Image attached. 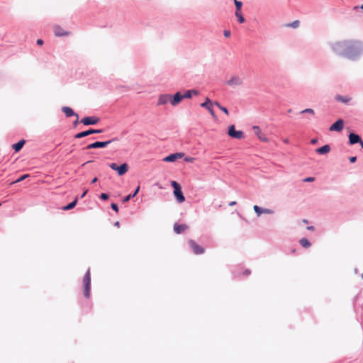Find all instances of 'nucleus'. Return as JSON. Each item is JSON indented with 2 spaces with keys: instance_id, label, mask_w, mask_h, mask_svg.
<instances>
[{
  "instance_id": "1",
  "label": "nucleus",
  "mask_w": 363,
  "mask_h": 363,
  "mask_svg": "<svg viewBox=\"0 0 363 363\" xmlns=\"http://www.w3.org/2000/svg\"><path fill=\"white\" fill-rule=\"evenodd\" d=\"M332 51L337 56L350 61H357L363 55V42L343 40L329 43Z\"/></svg>"
},
{
  "instance_id": "2",
  "label": "nucleus",
  "mask_w": 363,
  "mask_h": 363,
  "mask_svg": "<svg viewBox=\"0 0 363 363\" xmlns=\"http://www.w3.org/2000/svg\"><path fill=\"white\" fill-rule=\"evenodd\" d=\"M84 282V295L86 298H89L91 290V274L89 269L86 271L83 279Z\"/></svg>"
},
{
  "instance_id": "3",
  "label": "nucleus",
  "mask_w": 363,
  "mask_h": 363,
  "mask_svg": "<svg viewBox=\"0 0 363 363\" xmlns=\"http://www.w3.org/2000/svg\"><path fill=\"white\" fill-rule=\"evenodd\" d=\"M109 167L111 169L117 172L119 176L124 175L128 170V165L127 163H123L121 165H118L116 163L109 164Z\"/></svg>"
},
{
  "instance_id": "4",
  "label": "nucleus",
  "mask_w": 363,
  "mask_h": 363,
  "mask_svg": "<svg viewBox=\"0 0 363 363\" xmlns=\"http://www.w3.org/2000/svg\"><path fill=\"white\" fill-rule=\"evenodd\" d=\"M104 130L103 129H93V128H90L89 130H84V131H82V132H79V133H77L74 135V138L79 139V138H82L86 137V136H88L89 135H91V134L102 133H104Z\"/></svg>"
},
{
  "instance_id": "5",
  "label": "nucleus",
  "mask_w": 363,
  "mask_h": 363,
  "mask_svg": "<svg viewBox=\"0 0 363 363\" xmlns=\"http://www.w3.org/2000/svg\"><path fill=\"white\" fill-rule=\"evenodd\" d=\"M228 134L230 137L236 139H241L244 137V133L241 130H236L234 125L229 126Z\"/></svg>"
},
{
  "instance_id": "6",
  "label": "nucleus",
  "mask_w": 363,
  "mask_h": 363,
  "mask_svg": "<svg viewBox=\"0 0 363 363\" xmlns=\"http://www.w3.org/2000/svg\"><path fill=\"white\" fill-rule=\"evenodd\" d=\"M189 244L194 254L196 255H201L204 252L205 250L203 247L198 245L194 240L190 239L189 240Z\"/></svg>"
},
{
  "instance_id": "7",
  "label": "nucleus",
  "mask_w": 363,
  "mask_h": 363,
  "mask_svg": "<svg viewBox=\"0 0 363 363\" xmlns=\"http://www.w3.org/2000/svg\"><path fill=\"white\" fill-rule=\"evenodd\" d=\"M110 144V141H96L93 143L88 145L85 148L86 150L104 148Z\"/></svg>"
},
{
  "instance_id": "8",
  "label": "nucleus",
  "mask_w": 363,
  "mask_h": 363,
  "mask_svg": "<svg viewBox=\"0 0 363 363\" xmlns=\"http://www.w3.org/2000/svg\"><path fill=\"white\" fill-rule=\"evenodd\" d=\"M182 99V94L180 91L176 92L174 95L170 94V104L173 106H177Z\"/></svg>"
},
{
  "instance_id": "9",
  "label": "nucleus",
  "mask_w": 363,
  "mask_h": 363,
  "mask_svg": "<svg viewBox=\"0 0 363 363\" xmlns=\"http://www.w3.org/2000/svg\"><path fill=\"white\" fill-rule=\"evenodd\" d=\"M343 128L344 121L342 118H339L330 125L329 130L330 131L340 132Z\"/></svg>"
},
{
  "instance_id": "10",
  "label": "nucleus",
  "mask_w": 363,
  "mask_h": 363,
  "mask_svg": "<svg viewBox=\"0 0 363 363\" xmlns=\"http://www.w3.org/2000/svg\"><path fill=\"white\" fill-rule=\"evenodd\" d=\"M99 121V118L96 116H86L81 120V123L84 125H92Z\"/></svg>"
},
{
  "instance_id": "11",
  "label": "nucleus",
  "mask_w": 363,
  "mask_h": 363,
  "mask_svg": "<svg viewBox=\"0 0 363 363\" xmlns=\"http://www.w3.org/2000/svg\"><path fill=\"white\" fill-rule=\"evenodd\" d=\"M184 156V153H183V152L172 153V154H170V155H167V157H165L163 159V161L167 162H175L178 159L182 158Z\"/></svg>"
},
{
  "instance_id": "12",
  "label": "nucleus",
  "mask_w": 363,
  "mask_h": 363,
  "mask_svg": "<svg viewBox=\"0 0 363 363\" xmlns=\"http://www.w3.org/2000/svg\"><path fill=\"white\" fill-rule=\"evenodd\" d=\"M201 106L203 107V108H206L209 111L211 115L213 118H216V114H215V112H214V111L213 109V103H212V101H211L210 99L206 98V101L201 104Z\"/></svg>"
},
{
  "instance_id": "13",
  "label": "nucleus",
  "mask_w": 363,
  "mask_h": 363,
  "mask_svg": "<svg viewBox=\"0 0 363 363\" xmlns=\"http://www.w3.org/2000/svg\"><path fill=\"white\" fill-rule=\"evenodd\" d=\"M226 84L230 86H236L242 84V79L238 77L233 76L230 80L226 82Z\"/></svg>"
},
{
  "instance_id": "14",
  "label": "nucleus",
  "mask_w": 363,
  "mask_h": 363,
  "mask_svg": "<svg viewBox=\"0 0 363 363\" xmlns=\"http://www.w3.org/2000/svg\"><path fill=\"white\" fill-rule=\"evenodd\" d=\"M348 138H349V144L350 145L357 144L359 142L361 141V139H362L359 135H357L353 132H352L349 134Z\"/></svg>"
},
{
  "instance_id": "15",
  "label": "nucleus",
  "mask_w": 363,
  "mask_h": 363,
  "mask_svg": "<svg viewBox=\"0 0 363 363\" xmlns=\"http://www.w3.org/2000/svg\"><path fill=\"white\" fill-rule=\"evenodd\" d=\"M335 100L338 102H341L344 104L350 105V101H352V98L348 96H342V95L337 94L335 96Z\"/></svg>"
},
{
  "instance_id": "16",
  "label": "nucleus",
  "mask_w": 363,
  "mask_h": 363,
  "mask_svg": "<svg viewBox=\"0 0 363 363\" xmlns=\"http://www.w3.org/2000/svg\"><path fill=\"white\" fill-rule=\"evenodd\" d=\"M174 195L179 203H182L185 201V197L182 191V188L174 189Z\"/></svg>"
},
{
  "instance_id": "17",
  "label": "nucleus",
  "mask_w": 363,
  "mask_h": 363,
  "mask_svg": "<svg viewBox=\"0 0 363 363\" xmlns=\"http://www.w3.org/2000/svg\"><path fill=\"white\" fill-rule=\"evenodd\" d=\"M62 111L65 114V116L67 118L72 117V116H76L77 118H79V116L77 113H76L72 108L68 106H63L62 108Z\"/></svg>"
},
{
  "instance_id": "18",
  "label": "nucleus",
  "mask_w": 363,
  "mask_h": 363,
  "mask_svg": "<svg viewBox=\"0 0 363 363\" xmlns=\"http://www.w3.org/2000/svg\"><path fill=\"white\" fill-rule=\"evenodd\" d=\"M168 102L170 103V94H161L159 96L157 105H164L167 104Z\"/></svg>"
},
{
  "instance_id": "19",
  "label": "nucleus",
  "mask_w": 363,
  "mask_h": 363,
  "mask_svg": "<svg viewBox=\"0 0 363 363\" xmlns=\"http://www.w3.org/2000/svg\"><path fill=\"white\" fill-rule=\"evenodd\" d=\"M188 228V226L186 224H177L175 223L174 225V231L177 234H180L184 232L185 230Z\"/></svg>"
},
{
  "instance_id": "20",
  "label": "nucleus",
  "mask_w": 363,
  "mask_h": 363,
  "mask_svg": "<svg viewBox=\"0 0 363 363\" xmlns=\"http://www.w3.org/2000/svg\"><path fill=\"white\" fill-rule=\"evenodd\" d=\"M55 35L57 37L68 35V33L65 31L60 26H56L54 28Z\"/></svg>"
},
{
  "instance_id": "21",
  "label": "nucleus",
  "mask_w": 363,
  "mask_h": 363,
  "mask_svg": "<svg viewBox=\"0 0 363 363\" xmlns=\"http://www.w3.org/2000/svg\"><path fill=\"white\" fill-rule=\"evenodd\" d=\"M330 151V146L329 145H323L315 150V152L319 155H325Z\"/></svg>"
},
{
  "instance_id": "22",
  "label": "nucleus",
  "mask_w": 363,
  "mask_h": 363,
  "mask_svg": "<svg viewBox=\"0 0 363 363\" xmlns=\"http://www.w3.org/2000/svg\"><path fill=\"white\" fill-rule=\"evenodd\" d=\"M25 143L26 140L24 139H21L18 143L13 144L12 148L16 152H18L23 148Z\"/></svg>"
},
{
  "instance_id": "23",
  "label": "nucleus",
  "mask_w": 363,
  "mask_h": 363,
  "mask_svg": "<svg viewBox=\"0 0 363 363\" xmlns=\"http://www.w3.org/2000/svg\"><path fill=\"white\" fill-rule=\"evenodd\" d=\"M255 133L258 136L260 140L267 141V138L261 133V130L258 126H253Z\"/></svg>"
},
{
  "instance_id": "24",
  "label": "nucleus",
  "mask_w": 363,
  "mask_h": 363,
  "mask_svg": "<svg viewBox=\"0 0 363 363\" xmlns=\"http://www.w3.org/2000/svg\"><path fill=\"white\" fill-rule=\"evenodd\" d=\"M139 190H140V186H138L135 189V190L133 191V193L130 194L125 196V197H123V202L126 203V202L129 201L132 198H134L138 194Z\"/></svg>"
},
{
  "instance_id": "25",
  "label": "nucleus",
  "mask_w": 363,
  "mask_h": 363,
  "mask_svg": "<svg viewBox=\"0 0 363 363\" xmlns=\"http://www.w3.org/2000/svg\"><path fill=\"white\" fill-rule=\"evenodd\" d=\"M77 201H78V198L76 197L74 201H72V202H70L69 203H68L67 205L66 206H64L62 207V209L63 211H69V210H71L72 208H74L77 203Z\"/></svg>"
},
{
  "instance_id": "26",
  "label": "nucleus",
  "mask_w": 363,
  "mask_h": 363,
  "mask_svg": "<svg viewBox=\"0 0 363 363\" xmlns=\"http://www.w3.org/2000/svg\"><path fill=\"white\" fill-rule=\"evenodd\" d=\"M299 242H300L301 245L305 248H308L311 245V243L310 242V241L306 238H301L299 240Z\"/></svg>"
},
{
  "instance_id": "27",
  "label": "nucleus",
  "mask_w": 363,
  "mask_h": 363,
  "mask_svg": "<svg viewBox=\"0 0 363 363\" xmlns=\"http://www.w3.org/2000/svg\"><path fill=\"white\" fill-rule=\"evenodd\" d=\"M214 104L223 112H224L226 115L229 114L228 110L227 108L220 105V104L218 101H215Z\"/></svg>"
},
{
  "instance_id": "28",
  "label": "nucleus",
  "mask_w": 363,
  "mask_h": 363,
  "mask_svg": "<svg viewBox=\"0 0 363 363\" xmlns=\"http://www.w3.org/2000/svg\"><path fill=\"white\" fill-rule=\"evenodd\" d=\"M253 209L257 216H260L263 213V208H261L260 206H259L257 205H255L253 206Z\"/></svg>"
},
{
  "instance_id": "29",
  "label": "nucleus",
  "mask_w": 363,
  "mask_h": 363,
  "mask_svg": "<svg viewBox=\"0 0 363 363\" xmlns=\"http://www.w3.org/2000/svg\"><path fill=\"white\" fill-rule=\"evenodd\" d=\"M235 15L238 18V21L240 23H242L245 22V19L240 11H235Z\"/></svg>"
},
{
  "instance_id": "30",
  "label": "nucleus",
  "mask_w": 363,
  "mask_h": 363,
  "mask_svg": "<svg viewBox=\"0 0 363 363\" xmlns=\"http://www.w3.org/2000/svg\"><path fill=\"white\" fill-rule=\"evenodd\" d=\"M235 6L236 11H240L242 6V3L238 0H234Z\"/></svg>"
},
{
  "instance_id": "31",
  "label": "nucleus",
  "mask_w": 363,
  "mask_h": 363,
  "mask_svg": "<svg viewBox=\"0 0 363 363\" xmlns=\"http://www.w3.org/2000/svg\"><path fill=\"white\" fill-rule=\"evenodd\" d=\"M28 177H29V174H23L18 179H17L16 181L13 182L12 183L13 184H16V183L21 182L23 181L24 179H26Z\"/></svg>"
},
{
  "instance_id": "32",
  "label": "nucleus",
  "mask_w": 363,
  "mask_h": 363,
  "mask_svg": "<svg viewBox=\"0 0 363 363\" xmlns=\"http://www.w3.org/2000/svg\"><path fill=\"white\" fill-rule=\"evenodd\" d=\"M300 22L298 20L293 21L292 23L287 25L289 27H291L293 28H296L299 26Z\"/></svg>"
},
{
  "instance_id": "33",
  "label": "nucleus",
  "mask_w": 363,
  "mask_h": 363,
  "mask_svg": "<svg viewBox=\"0 0 363 363\" xmlns=\"http://www.w3.org/2000/svg\"><path fill=\"white\" fill-rule=\"evenodd\" d=\"M183 99H191L192 97V94L189 90H186L184 94H182Z\"/></svg>"
},
{
  "instance_id": "34",
  "label": "nucleus",
  "mask_w": 363,
  "mask_h": 363,
  "mask_svg": "<svg viewBox=\"0 0 363 363\" xmlns=\"http://www.w3.org/2000/svg\"><path fill=\"white\" fill-rule=\"evenodd\" d=\"M300 113H310V114H314V110L312 108H306L300 112Z\"/></svg>"
},
{
  "instance_id": "35",
  "label": "nucleus",
  "mask_w": 363,
  "mask_h": 363,
  "mask_svg": "<svg viewBox=\"0 0 363 363\" xmlns=\"http://www.w3.org/2000/svg\"><path fill=\"white\" fill-rule=\"evenodd\" d=\"M171 186L174 188V189H175V188H177V189L182 188L180 184L178 182H177L176 181H172Z\"/></svg>"
},
{
  "instance_id": "36",
  "label": "nucleus",
  "mask_w": 363,
  "mask_h": 363,
  "mask_svg": "<svg viewBox=\"0 0 363 363\" xmlns=\"http://www.w3.org/2000/svg\"><path fill=\"white\" fill-rule=\"evenodd\" d=\"M99 197L101 199L106 201L109 198V195L106 193H101Z\"/></svg>"
},
{
  "instance_id": "37",
  "label": "nucleus",
  "mask_w": 363,
  "mask_h": 363,
  "mask_svg": "<svg viewBox=\"0 0 363 363\" xmlns=\"http://www.w3.org/2000/svg\"><path fill=\"white\" fill-rule=\"evenodd\" d=\"M263 213L266 214H274V211L270 208H263Z\"/></svg>"
},
{
  "instance_id": "38",
  "label": "nucleus",
  "mask_w": 363,
  "mask_h": 363,
  "mask_svg": "<svg viewBox=\"0 0 363 363\" xmlns=\"http://www.w3.org/2000/svg\"><path fill=\"white\" fill-rule=\"evenodd\" d=\"M111 208H112L114 211H116V212H118V205H117L116 203H112L111 204Z\"/></svg>"
},
{
  "instance_id": "39",
  "label": "nucleus",
  "mask_w": 363,
  "mask_h": 363,
  "mask_svg": "<svg viewBox=\"0 0 363 363\" xmlns=\"http://www.w3.org/2000/svg\"><path fill=\"white\" fill-rule=\"evenodd\" d=\"M315 180V178L314 177H306L303 179V182H312Z\"/></svg>"
},
{
  "instance_id": "40",
  "label": "nucleus",
  "mask_w": 363,
  "mask_h": 363,
  "mask_svg": "<svg viewBox=\"0 0 363 363\" xmlns=\"http://www.w3.org/2000/svg\"><path fill=\"white\" fill-rule=\"evenodd\" d=\"M230 34H231L230 30H224L223 35H224V36H225V38H228V37H230Z\"/></svg>"
},
{
  "instance_id": "41",
  "label": "nucleus",
  "mask_w": 363,
  "mask_h": 363,
  "mask_svg": "<svg viewBox=\"0 0 363 363\" xmlns=\"http://www.w3.org/2000/svg\"><path fill=\"white\" fill-rule=\"evenodd\" d=\"M349 160L351 163H354L357 161V157L356 156L350 157Z\"/></svg>"
},
{
  "instance_id": "42",
  "label": "nucleus",
  "mask_w": 363,
  "mask_h": 363,
  "mask_svg": "<svg viewBox=\"0 0 363 363\" xmlns=\"http://www.w3.org/2000/svg\"><path fill=\"white\" fill-rule=\"evenodd\" d=\"M190 91H191L192 96L199 94V91L196 89H190Z\"/></svg>"
},
{
  "instance_id": "43",
  "label": "nucleus",
  "mask_w": 363,
  "mask_h": 363,
  "mask_svg": "<svg viewBox=\"0 0 363 363\" xmlns=\"http://www.w3.org/2000/svg\"><path fill=\"white\" fill-rule=\"evenodd\" d=\"M250 273H251V271L250 269H245L243 272V274L245 276H247V275L250 274Z\"/></svg>"
},
{
  "instance_id": "44",
  "label": "nucleus",
  "mask_w": 363,
  "mask_h": 363,
  "mask_svg": "<svg viewBox=\"0 0 363 363\" xmlns=\"http://www.w3.org/2000/svg\"><path fill=\"white\" fill-rule=\"evenodd\" d=\"M37 44L39 45H42L43 44V40L42 39H38Z\"/></svg>"
},
{
  "instance_id": "45",
  "label": "nucleus",
  "mask_w": 363,
  "mask_h": 363,
  "mask_svg": "<svg viewBox=\"0 0 363 363\" xmlns=\"http://www.w3.org/2000/svg\"><path fill=\"white\" fill-rule=\"evenodd\" d=\"M311 144L315 145V144H316L318 143V139L317 138H313V139L311 140Z\"/></svg>"
},
{
  "instance_id": "46",
  "label": "nucleus",
  "mask_w": 363,
  "mask_h": 363,
  "mask_svg": "<svg viewBox=\"0 0 363 363\" xmlns=\"http://www.w3.org/2000/svg\"><path fill=\"white\" fill-rule=\"evenodd\" d=\"M118 138H113L111 140H109L108 141H110V144L115 142V141H118Z\"/></svg>"
},
{
  "instance_id": "47",
  "label": "nucleus",
  "mask_w": 363,
  "mask_h": 363,
  "mask_svg": "<svg viewBox=\"0 0 363 363\" xmlns=\"http://www.w3.org/2000/svg\"><path fill=\"white\" fill-rule=\"evenodd\" d=\"M184 160L186 162H192L194 160V158H192V157H186Z\"/></svg>"
},
{
  "instance_id": "48",
  "label": "nucleus",
  "mask_w": 363,
  "mask_h": 363,
  "mask_svg": "<svg viewBox=\"0 0 363 363\" xmlns=\"http://www.w3.org/2000/svg\"><path fill=\"white\" fill-rule=\"evenodd\" d=\"M87 191H88V190H87V189H86V190H85V191L82 194V195H81V196H80V197H81V198H84V197L86 196V194Z\"/></svg>"
},
{
  "instance_id": "49",
  "label": "nucleus",
  "mask_w": 363,
  "mask_h": 363,
  "mask_svg": "<svg viewBox=\"0 0 363 363\" xmlns=\"http://www.w3.org/2000/svg\"><path fill=\"white\" fill-rule=\"evenodd\" d=\"M97 180H98L97 177H94V178L91 180V184H94V183H96V182H97Z\"/></svg>"
},
{
  "instance_id": "50",
  "label": "nucleus",
  "mask_w": 363,
  "mask_h": 363,
  "mask_svg": "<svg viewBox=\"0 0 363 363\" xmlns=\"http://www.w3.org/2000/svg\"><path fill=\"white\" fill-rule=\"evenodd\" d=\"M235 204H236V201H231V202L229 203V206H235Z\"/></svg>"
},
{
  "instance_id": "51",
  "label": "nucleus",
  "mask_w": 363,
  "mask_h": 363,
  "mask_svg": "<svg viewBox=\"0 0 363 363\" xmlns=\"http://www.w3.org/2000/svg\"><path fill=\"white\" fill-rule=\"evenodd\" d=\"M114 225H115L116 227L119 228V226H120V223H119L118 221H116V222H115Z\"/></svg>"
},
{
  "instance_id": "52",
  "label": "nucleus",
  "mask_w": 363,
  "mask_h": 363,
  "mask_svg": "<svg viewBox=\"0 0 363 363\" xmlns=\"http://www.w3.org/2000/svg\"><path fill=\"white\" fill-rule=\"evenodd\" d=\"M360 146L362 147V148H363V140L361 139V141L358 143Z\"/></svg>"
},
{
  "instance_id": "53",
  "label": "nucleus",
  "mask_w": 363,
  "mask_h": 363,
  "mask_svg": "<svg viewBox=\"0 0 363 363\" xmlns=\"http://www.w3.org/2000/svg\"><path fill=\"white\" fill-rule=\"evenodd\" d=\"M78 119L79 118H77L76 121L73 123L74 125H76L78 123Z\"/></svg>"
},
{
  "instance_id": "54",
  "label": "nucleus",
  "mask_w": 363,
  "mask_h": 363,
  "mask_svg": "<svg viewBox=\"0 0 363 363\" xmlns=\"http://www.w3.org/2000/svg\"><path fill=\"white\" fill-rule=\"evenodd\" d=\"M307 228H308V230H311L314 229V227L313 226H308Z\"/></svg>"
},
{
  "instance_id": "55",
  "label": "nucleus",
  "mask_w": 363,
  "mask_h": 363,
  "mask_svg": "<svg viewBox=\"0 0 363 363\" xmlns=\"http://www.w3.org/2000/svg\"><path fill=\"white\" fill-rule=\"evenodd\" d=\"M358 9H359V6H355L353 9L354 10H357Z\"/></svg>"
},
{
  "instance_id": "56",
  "label": "nucleus",
  "mask_w": 363,
  "mask_h": 363,
  "mask_svg": "<svg viewBox=\"0 0 363 363\" xmlns=\"http://www.w3.org/2000/svg\"><path fill=\"white\" fill-rule=\"evenodd\" d=\"M284 142L285 143H289V140H288V139H285V140H284Z\"/></svg>"
},
{
  "instance_id": "57",
  "label": "nucleus",
  "mask_w": 363,
  "mask_h": 363,
  "mask_svg": "<svg viewBox=\"0 0 363 363\" xmlns=\"http://www.w3.org/2000/svg\"><path fill=\"white\" fill-rule=\"evenodd\" d=\"M359 9H362L363 10V4H362L360 6H359Z\"/></svg>"
},
{
  "instance_id": "58",
  "label": "nucleus",
  "mask_w": 363,
  "mask_h": 363,
  "mask_svg": "<svg viewBox=\"0 0 363 363\" xmlns=\"http://www.w3.org/2000/svg\"><path fill=\"white\" fill-rule=\"evenodd\" d=\"M288 112H289V113H291V109H289V110H288Z\"/></svg>"
},
{
  "instance_id": "59",
  "label": "nucleus",
  "mask_w": 363,
  "mask_h": 363,
  "mask_svg": "<svg viewBox=\"0 0 363 363\" xmlns=\"http://www.w3.org/2000/svg\"><path fill=\"white\" fill-rule=\"evenodd\" d=\"M362 278L363 279V274H362Z\"/></svg>"
},
{
  "instance_id": "60",
  "label": "nucleus",
  "mask_w": 363,
  "mask_h": 363,
  "mask_svg": "<svg viewBox=\"0 0 363 363\" xmlns=\"http://www.w3.org/2000/svg\"><path fill=\"white\" fill-rule=\"evenodd\" d=\"M1 206V203H0V206Z\"/></svg>"
}]
</instances>
